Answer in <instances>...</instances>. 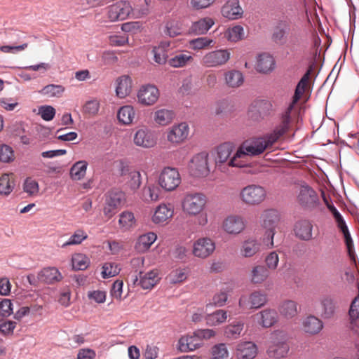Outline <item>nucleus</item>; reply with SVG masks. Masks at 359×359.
Listing matches in <instances>:
<instances>
[{"label": "nucleus", "mask_w": 359, "mask_h": 359, "mask_svg": "<svg viewBox=\"0 0 359 359\" xmlns=\"http://www.w3.org/2000/svg\"><path fill=\"white\" fill-rule=\"evenodd\" d=\"M311 72V70L309 69L299 81L292 102L282 115L280 123L272 131L262 136L245 141L233 155V145L231 143L224 142L217 147L215 156V164L217 169L225 172L229 167H244L248 156H257L263 154L266 150L271 149L290 130L292 121L291 114L294 105L309 88Z\"/></svg>", "instance_id": "nucleus-1"}, {"label": "nucleus", "mask_w": 359, "mask_h": 359, "mask_svg": "<svg viewBox=\"0 0 359 359\" xmlns=\"http://www.w3.org/2000/svg\"><path fill=\"white\" fill-rule=\"evenodd\" d=\"M280 219V213L274 209L265 210L261 214V226L266 230L263 242L269 249L274 247L273 238L276 233V228L279 224Z\"/></svg>", "instance_id": "nucleus-2"}, {"label": "nucleus", "mask_w": 359, "mask_h": 359, "mask_svg": "<svg viewBox=\"0 0 359 359\" xmlns=\"http://www.w3.org/2000/svg\"><path fill=\"white\" fill-rule=\"evenodd\" d=\"M290 350L288 337L285 332L275 330L270 336L266 350L270 358L280 359L287 355Z\"/></svg>", "instance_id": "nucleus-3"}, {"label": "nucleus", "mask_w": 359, "mask_h": 359, "mask_svg": "<svg viewBox=\"0 0 359 359\" xmlns=\"http://www.w3.org/2000/svg\"><path fill=\"white\" fill-rule=\"evenodd\" d=\"M207 203L206 196L201 192H187L182 200L183 212L189 216H196L203 211Z\"/></svg>", "instance_id": "nucleus-4"}, {"label": "nucleus", "mask_w": 359, "mask_h": 359, "mask_svg": "<svg viewBox=\"0 0 359 359\" xmlns=\"http://www.w3.org/2000/svg\"><path fill=\"white\" fill-rule=\"evenodd\" d=\"M266 198V191L262 186L252 184L243 187L239 193L241 202L248 206L259 205Z\"/></svg>", "instance_id": "nucleus-5"}, {"label": "nucleus", "mask_w": 359, "mask_h": 359, "mask_svg": "<svg viewBox=\"0 0 359 359\" xmlns=\"http://www.w3.org/2000/svg\"><path fill=\"white\" fill-rule=\"evenodd\" d=\"M230 58L229 50L218 49L206 53L201 60V65L206 68L219 67L226 65Z\"/></svg>", "instance_id": "nucleus-6"}, {"label": "nucleus", "mask_w": 359, "mask_h": 359, "mask_svg": "<svg viewBox=\"0 0 359 359\" xmlns=\"http://www.w3.org/2000/svg\"><path fill=\"white\" fill-rule=\"evenodd\" d=\"M190 174L196 177H205L210 170L208 165V154L201 152L196 154L190 160L189 165Z\"/></svg>", "instance_id": "nucleus-7"}, {"label": "nucleus", "mask_w": 359, "mask_h": 359, "mask_svg": "<svg viewBox=\"0 0 359 359\" xmlns=\"http://www.w3.org/2000/svg\"><path fill=\"white\" fill-rule=\"evenodd\" d=\"M181 184V176L177 169L171 167L165 168L158 177V184L166 191L175 190Z\"/></svg>", "instance_id": "nucleus-8"}, {"label": "nucleus", "mask_w": 359, "mask_h": 359, "mask_svg": "<svg viewBox=\"0 0 359 359\" xmlns=\"http://www.w3.org/2000/svg\"><path fill=\"white\" fill-rule=\"evenodd\" d=\"M298 204L306 210H313L319 204V198L317 193L308 185H302L297 194Z\"/></svg>", "instance_id": "nucleus-9"}, {"label": "nucleus", "mask_w": 359, "mask_h": 359, "mask_svg": "<svg viewBox=\"0 0 359 359\" xmlns=\"http://www.w3.org/2000/svg\"><path fill=\"white\" fill-rule=\"evenodd\" d=\"M119 175L126 185L132 191L137 190L142 184L141 174L139 171L121 164L119 169Z\"/></svg>", "instance_id": "nucleus-10"}, {"label": "nucleus", "mask_w": 359, "mask_h": 359, "mask_svg": "<svg viewBox=\"0 0 359 359\" xmlns=\"http://www.w3.org/2000/svg\"><path fill=\"white\" fill-rule=\"evenodd\" d=\"M246 226L245 219L240 215L231 214L226 216L222 224L223 230L228 234L237 235L244 231Z\"/></svg>", "instance_id": "nucleus-11"}, {"label": "nucleus", "mask_w": 359, "mask_h": 359, "mask_svg": "<svg viewBox=\"0 0 359 359\" xmlns=\"http://www.w3.org/2000/svg\"><path fill=\"white\" fill-rule=\"evenodd\" d=\"M189 134V127L185 122L173 125L167 131V140L172 144L178 145L184 142Z\"/></svg>", "instance_id": "nucleus-12"}, {"label": "nucleus", "mask_w": 359, "mask_h": 359, "mask_svg": "<svg viewBox=\"0 0 359 359\" xmlns=\"http://www.w3.org/2000/svg\"><path fill=\"white\" fill-rule=\"evenodd\" d=\"M292 23L288 19L278 20L273 28L271 39L277 44L283 45L292 30Z\"/></svg>", "instance_id": "nucleus-13"}, {"label": "nucleus", "mask_w": 359, "mask_h": 359, "mask_svg": "<svg viewBox=\"0 0 359 359\" xmlns=\"http://www.w3.org/2000/svg\"><path fill=\"white\" fill-rule=\"evenodd\" d=\"M133 142L136 146L149 149L156 144L157 138L154 131L147 128H142L135 133Z\"/></svg>", "instance_id": "nucleus-14"}, {"label": "nucleus", "mask_w": 359, "mask_h": 359, "mask_svg": "<svg viewBox=\"0 0 359 359\" xmlns=\"http://www.w3.org/2000/svg\"><path fill=\"white\" fill-rule=\"evenodd\" d=\"M140 280L136 274L132 275V282L134 285H140L144 290H151L159 281L160 277L157 270H151L143 276L139 271Z\"/></svg>", "instance_id": "nucleus-15"}, {"label": "nucleus", "mask_w": 359, "mask_h": 359, "mask_svg": "<svg viewBox=\"0 0 359 359\" xmlns=\"http://www.w3.org/2000/svg\"><path fill=\"white\" fill-rule=\"evenodd\" d=\"M266 302V295L259 291H255L249 297L242 296L238 304L242 309H258L263 306Z\"/></svg>", "instance_id": "nucleus-16"}, {"label": "nucleus", "mask_w": 359, "mask_h": 359, "mask_svg": "<svg viewBox=\"0 0 359 359\" xmlns=\"http://www.w3.org/2000/svg\"><path fill=\"white\" fill-rule=\"evenodd\" d=\"M215 250L214 241L209 238H201L196 241L193 245L194 256L205 259L209 257Z\"/></svg>", "instance_id": "nucleus-17"}, {"label": "nucleus", "mask_w": 359, "mask_h": 359, "mask_svg": "<svg viewBox=\"0 0 359 359\" xmlns=\"http://www.w3.org/2000/svg\"><path fill=\"white\" fill-rule=\"evenodd\" d=\"M174 215V207L170 203H161L156 207L152 215L151 221L156 224H168Z\"/></svg>", "instance_id": "nucleus-18"}, {"label": "nucleus", "mask_w": 359, "mask_h": 359, "mask_svg": "<svg viewBox=\"0 0 359 359\" xmlns=\"http://www.w3.org/2000/svg\"><path fill=\"white\" fill-rule=\"evenodd\" d=\"M138 102L145 106L152 105L156 102L159 97V91L153 85L142 86L137 93Z\"/></svg>", "instance_id": "nucleus-19"}, {"label": "nucleus", "mask_w": 359, "mask_h": 359, "mask_svg": "<svg viewBox=\"0 0 359 359\" xmlns=\"http://www.w3.org/2000/svg\"><path fill=\"white\" fill-rule=\"evenodd\" d=\"M251 318L263 327L269 328L278 321V313L276 310L266 309L252 316Z\"/></svg>", "instance_id": "nucleus-20"}, {"label": "nucleus", "mask_w": 359, "mask_h": 359, "mask_svg": "<svg viewBox=\"0 0 359 359\" xmlns=\"http://www.w3.org/2000/svg\"><path fill=\"white\" fill-rule=\"evenodd\" d=\"M321 306L320 316L324 319L334 317L337 309V299L333 295H325L320 300Z\"/></svg>", "instance_id": "nucleus-21"}, {"label": "nucleus", "mask_w": 359, "mask_h": 359, "mask_svg": "<svg viewBox=\"0 0 359 359\" xmlns=\"http://www.w3.org/2000/svg\"><path fill=\"white\" fill-rule=\"evenodd\" d=\"M37 278L46 284H54L62 280L63 276L55 267H47L43 269L38 273Z\"/></svg>", "instance_id": "nucleus-22"}, {"label": "nucleus", "mask_w": 359, "mask_h": 359, "mask_svg": "<svg viewBox=\"0 0 359 359\" xmlns=\"http://www.w3.org/2000/svg\"><path fill=\"white\" fill-rule=\"evenodd\" d=\"M243 13L238 0H229L222 8V15L229 20L239 19Z\"/></svg>", "instance_id": "nucleus-23"}, {"label": "nucleus", "mask_w": 359, "mask_h": 359, "mask_svg": "<svg viewBox=\"0 0 359 359\" xmlns=\"http://www.w3.org/2000/svg\"><path fill=\"white\" fill-rule=\"evenodd\" d=\"M313 224L309 219H300L294 226L295 236L303 241H310L312 238Z\"/></svg>", "instance_id": "nucleus-24"}, {"label": "nucleus", "mask_w": 359, "mask_h": 359, "mask_svg": "<svg viewBox=\"0 0 359 359\" xmlns=\"http://www.w3.org/2000/svg\"><path fill=\"white\" fill-rule=\"evenodd\" d=\"M201 346V340L196 332L194 335L182 336L178 341V348L181 352L192 351Z\"/></svg>", "instance_id": "nucleus-25"}, {"label": "nucleus", "mask_w": 359, "mask_h": 359, "mask_svg": "<svg viewBox=\"0 0 359 359\" xmlns=\"http://www.w3.org/2000/svg\"><path fill=\"white\" fill-rule=\"evenodd\" d=\"M302 326L304 332L310 335H315L322 330L323 323L317 317L309 316L303 319Z\"/></svg>", "instance_id": "nucleus-26"}, {"label": "nucleus", "mask_w": 359, "mask_h": 359, "mask_svg": "<svg viewBox=\"0 0 359 359\" xmlns=\"http://www.w3.org/2000/svg\"><path fill=\"white\" fill-rule=\"evenodd\" d=\"M133 81L128 75H123L116 80V95L119 98H125L132 90Z\"/></svg>", "instance_id": "nucleus-27"}, {"label": "nucleus", "mask_w": 359, "mask_h": 359, "mask_svg": "<svg viewBox=\"0 0 359 359\" xmlns=\"http://www.w3.org/2000/svg\"><path fill=\"white\" fill-rule=\"evenodd\" d=\"M157 236L154 232H148L138 237L135 245V249L140 253L147 252L156 241Z\"/></svg>", "instance_id": "nucleus-28"}, {"label": "nucleus", "mask_w": 359, "mask_h": 359, "mask_svg": "<svg viewBox=\"0 0 359 359\" xmlns=\"http://www.w3.org/2000/svg\"><path fill=\"white\" fill-rule=\"evenodd\" d=\"M225 84L231 88H237L241 86L244 83V76L243 74L236 69H231L224 74Z\"/></svg>", "instance_id": "nucleus-29"}, {"label": "nucleus", "mask_w": 359, "mask_h": 359, "mask_svg": "<svg viewBox=\"0 0 359 359\" xmlns=\"http://www.w3.org/2000/svg\"><path fill=\"white\" fill-rule=\"evenodd\" d=\"M257 354V348L252 341H245L238 345L237 355L242 359H253Z\"/></svg>", "instance_id": "nucleus-30"}, {"label": "nucleus", "mask_w": 359, "mask_h": 359, "mask_svg": "<svg viewBox=\"0 0 359 359\" xmlns=\"http://www.w3.org/2000/svg\"><path fill=\"white\" fill-rule=\"evenodd\" d=\"M275 61L273 57L267 53H263L258 56L256 69L259 72L268 73L273 69Z\"/></svg>", "instance_id": "nucleus-31"}, {"label": "nucleus", "mask_w": 359, "mask_h": 359, "mask_svg": "<svg viewBox=\"0 0 359 359\" xmlns=\"http://www.w3.org/2000/svg\"><path fill=\"white\" fill-rule=\"evenodd\" d=\"M135 117L134 107L131 105H125L121 107L117 112V118L118 121L125 126H129L133 123Z\"/></svg>", "instance_id": "nucleus-32"}, {"label": "nucleus", "mask_w": 359, "mask_h": 359, "mask_svg": "<svg viewBox=\"0 0 359 359\" xmlns=\"http://www.w3.org/2000/svg\"><path fill=\"white\" fill-rule=\"evenodd\" d=\"M174 118V111L165 108L156 110L154 114V121L156 123L161 126L170 124Z\"/></svg>", "instance_id": "nucleus-33"}, {"label": "nucleus", "mask_w": 359, "mask_h": 359, "mask_svg": "<svg viewBox=\"0 0 359 359\" xmlns=\"http://www.w3.org/2000/svg\"><path fill=\"white\" fill-rule=\"evenodd\" d=\"M269 276V271L263 265L254 266L250 273V280L255 285L263 283Z\"/></svg>", "instance_id": "nucleus-34"}, {"label": "nucleus", "mask_w": 359, "mask_h": 359, "mask_svg": "<svg viewBox=\"0 0 359 359\" xmlns=\"http://www.w3.org/2000/svg\"><path fill=\"white\" fill-rule=\"evenodd\" d=\"M261 250V243L255 239L245 241L241 248V255L244 257H252Z\"/></svg>", "instance_id": "nucleus-35"}, {"label": "nucleus", "mask_w": 359, "mask_h": 359, "mask_svg": "<svg viewBox=\"0 0 359 359\" xmlns=\"http://www.w3.org/2000/svg\"><path fill=\"white\" fill-rule=\"evenodd\" d=\"M118 224L120 229L123 231H129L136 226V219L133 212L126 210L119 215Z\"/></svg>", "instance_id": "nucleus-36"}, {"label": "nucleus", "mask_w": 359, "mask_h": 359, "mask_svg": "<svg viewBox=\"0 0 359 359\" xmlns=\"http://www.w3.org/2000/svg\"><path fill=\"white\" fill-rule=\"evenodd\" d=\"M15 186V177L13 173L4 174L0 177V194L7 196Z\"/></svg>", "instance_id": "nucleus-37"}, {"label": "nucleus", "mask_w": 359, "mask_h": 359, "mask_svg": "<svg viewBox=\"0 0 359 359\" xmlns=\"http://www.w3.org/2000/svg\"><path fill=\"white\" fill-rule=\"evenodd\" d=\"M193 60L194 57L190 53L182 51L170 58L168 63L171 67L180 68L192 62Z\"/></svg>", "instance_id": "nucleus-38"}, {"label": "nucleus", "mask_w": 359, "mask_h": 359, "mask_svg": "<svg viewBox=\"0 0 359 359\" xmlns=\"http://www.w3.org/2000/svg\"><path fill=\"white\" fill-rule=\"evenodd\" d=\"M170 43L168 42H162L158 46H155L152 49L154 61L159 64L163 65L166 62L168 55V48Z\"/></svg>", "instance_id": "nucleus-39"}, {"label": "nucleus", "mask_w": 359, "mask_h": 359, "mask_svg": "<svg viewBox=\"0 0 359 359\" xmlns=\"http://www.w3.org/2000/svg\"><path fill=\"white\" fill-rule=\"evenodd\" d=\"M279 312L286 318H292L298 313L297 303L292 300H285L279 306Z\"/></svg>", "instance_id": "nucleus-40"}, {"label": "nucleus", "mask_w": 359, "mask_h": 359, "mask_svg": "<svg viewBox=\"0 0 359 359\" xmlns=\"http://www.w3.org/2000/svg\"><path fill=\"white\" fill-rule=\"evenodd\" d=\"M125 201V194L122 191L112 189L109 191L105 202L110 204L111 206L118 209L124 203Z\"/></svg>", "instance_id": "nucleus-41"}, {"label": "nucleus", "mask_w": 359, "mask_h": 359, "mask_svg": "<svg viewBox=\"0 0 359 359\" xmlns=\"http://www.w3.org/2000/svg\"><path fill=\"white\" fill-rule=\"evenodd\" d=\"M88 167V163L86 161H79L76 162L71 168L69 175L73 180H82L86 174Z\"/></svg>", "instance_id": "nucleus-42"}, {"label": "nucleus", "mask_w": 359, "mask_h": 359, "mask_svg": "<svg viewBox=\"0 0 359 359\" xmlns=\"http://www.w3.org/2000/svg\"><path fill=\"white\" fill-rule=\"evenodd\" d=\"M213 25L214 21L212 18H205L194 22L191 27V29L196 34H203L206 33Z\"/></svg>", "instance_id": "nucleus-43"}, {"label": "nucleus", "mask_w": 359, "mask_h": 359, "mask_svg": "<svg viewBox=\"0 0 359 359\" xmlns=\"http://www.w3.org/2000/svg\"><path fill=\"white\" fill-rule=\"evenodd\" d=\"M65 90L62 85L49 84L39 91V93L47 97H60Z\"/></svg>", "instance_id": "nucleus-44"}, {"label": "nucleus", "mask_w": 359, "mask_h": 359, "mask_svg": "<svg viewBox=\"0 0 359 359\" xmlns=\"http://www.w3.org/2000/svg\"><path fill=\"white\" fill-rule=\"evenodd\" d=\"M227 319V312L224 310H217L205 316L206 323L210 326H216L224 323Z\"/></svg>", "instance_id": "nucleus-45"}, {"label": "nucleus", "mask_w": 359, "mask_h": 359, "mask_svg": "<svg viewBox=\"0 0 359 359\" xmlns=\"http://www.w3.org/2000/svg\"><path fill=\"white\" fill-rule=\"evenodd\" d=\"M88 238L87 233L81 229H76L74 233L70 236L69 240L64 243L61 247L65 248L69 245H76L81 244L83 241Z\"/></svg>", "instance_id": "nucleus-46"}, {"label": "nucleus", "mask_w": 359, "mask_h": 359, "mask_svg": "<svg viewBox=\"0 0 359 359\" xmlns=\"http://www.w3.org/2000/svg\"><path fill=\"white\" fill-rule=\"evenodd\" d=\"M244 327L242 322H234L224 328V335L230 339H237L240 337Z\"/></svg>", "instance_id": "nucleus-47"}, {"label": "nucleus", "mask_w": 359, "mask_h": 359, "mask_svg": "<svg viewBox=\"0 0 359 359\" xmlns=\"http://www.w3.org/2000/svg\"><path fill=\"white\" fill-rule=\"evenodd\" d=\"M189 43L190 48L194 50H198L213 46V40L205 36L198 37L197 39L190 40Z\"/></svg>", "instance_id": "nucleus-48"}, {"label": "nucleus", "mask_w": 359, "mask_h": 359, "mask_svg": "<svg viewBox=\"0 0 359 359\" xmlns=\"http://www.w3.org/2000/svg\"><path fill=\"white\" fill-rule=\"evenodd\" d=\"M225 37L230 41L236 42L243 39L244 29L241 25L229 28L224 33Z\"/></svg>", "instance_id": "nucleus-49"}, {"label": "nucleus", "mask_w": 359, "mask_h": 359, "mask_svg": "<svg viewBox=\"0 0 359 359\" xmlns=\"http://www.w3.org/2000/svg\"><path fill=\"white\" fill-rule=\"evenodd\" d=\"M165 33L170 37H175L182 33V24L178 20H168L165 27Z\"/></svg>", "instance_id": "nucleus-50"}, {"label": "nucleus", "mask_w": 359, "mask_h": 359, "mask_svg": "<svg viewBox=\"0 0 359 359\" xmlns=\"http://www.w3.org/2000/svg\"><path fill=\"white\" fill-rule=\"evenodd\" d=\"M89 264L88 258L83 254L76 253L72 257V268L74 270H84Z\"/></svg>", "instance_id": "nucleus-51"}, {"label": "nucleus", "mask_w": 359, "mask_h": 359, "mask_svg": "<svg viewBox=\"0 0 359 359\" xmlns=\"http://www.w3.org/2000/svg\"><path fill=\"white\" fill-rule=\"evenodd\" d=\"M213 359H229V353L225 344H219L212 348Z\"/></svg>", "instance_id": "nucleus-52"}, {"label": "nucleus", "mask_w": 359, "mask_h": 359, "mask_svg": "<svg viewBox=\"0 0 359 359\" xmlns=\"http://www.w3.org/2000/svg\"><path fill=\"white\" fill-rule=\"evenodd\" d=\"M120 268L115 263L107 262L102 266V277L108 278L119 273Z\"/></svg>", "instance_id": "nucleus-53"}, {"label": "nucleus", "mask_w": 359, "mask_h": 359, "mask_svg": "<svg viewBox=\"0 0 359 359\" xmlns=\"http://www.w3.org/2000/svg\"><path fill=\"white\" fill-rule=\"evenodd\" d=\"M23 190L29 196H36L39 191V184L35 180L28 177L24 182Z\"/></svg>", "instance_id": "nucleus-54"}, {"label": "nucleus", "mask_w": 359, "mask_h": 359, "mask_svg": "<svg viewBox=\"0 0 359 359\" xmlns=\"http://www.w3.org/2000/svg\"><path fill=\"white\" fill-rule=\"evenodd\" d=\"M341 233L344 234V236L345 244L346 245L348 256H349L351 260L355 264H356V257H355V255L354 252L353 242L351 238L349 231L348 229L347 231H344V232H341Z\"/></svg>", "instance_id": "nucleus-55"}, {"label": "nucleus", "mask_w": 359, "mask_h": 359, "mask_svg": "<svg viewBox=\"0 0 359 359\" xmlns=\"http://www.w3.org/2000/svg\"><path fill=\"white\" fill-rule=\"evenodd\" d=\"M15 158L14 151L8 145H0V161L5 163L13 161Z\"/></svg>", "instance_id": "nucleus-56"}, {"label": "nucleus", "mask_w": 359, "mask_h": 359, "mask_svg": "<svg viewBox=\"0 0 359 359\" xmlns=\"http://www.w3.org/2000/svg\"><path fill=\"white\" fill-rule=\"evenodd\" d=\"M115 6L118 11V13L119 15V19H121V20H125L131 12V7H130L129 3H128L126 1H118L115 4Z\"/></svg>", "instance_id": "nucleus-57"}, {"label": "nucleus", "mask_w": 359, "mask_h": 359, "mask_svg": "<svg viewBox=\"0 0 359 359\" xmlns=\"http://www.w3.org/2000/svg\"><path fill=\"white\" fill-rule=\"evenodd\" d=\"M16 323L11 320H0V332L4 335L13 334Z\"/></svg>", "instance_id": "nucleus-58"}, {"label": "nucleus", "mask_w": 359, "mask_h": 359, "mask_svg": "<svg viewBox=\"0 0 359 359\" xmlns=\"http://www.w3.org/2000/svg\"><path fill=\"white\" fill-rule=\"evenodd\" d=\"M39 114L46 121H51L55 115V109L50 105L42 106L39 109Z\"/></svg>", "instance_id": "nucleus-59"}, {"label": "nucleus", "mask_w": 359, "mask_h": 359, "mask_svg": "<svg viewBox=\"0 0 359 359\" xmlns=\"http://www.w3.org/2000/svg\"><path fill=\"white\" fill-rule=\"evenodd\" d=\"M168 278L172 283H182L187 279V274L184 269H176L172 271L168 276Z\"/></svg>", "instance_id": "nucleus-60"}, {"label": "nucleus", "mask_w": 359, "mask_h": 359, "mask_svg": "<svg viewBox=\"0 0 359 359\" xmlns=\"http://www.w3.org/2000/svg\"><path fill=\"white\" fill-rule=\"evenodd\" d=\"M123 283L121 280H116L112 285L110 294L111 296L121 301L122 299V294H123Z\"/></svg>", "instance_id": "nucleus-61"}, {"label": "nucleus", "mask_w": 359, "mask_h": 359, "mask_svg": "<svg viewBox=\"0 0 359 359\" xmlns=\"http://www.w3.org/2000/svg\"><path fill=\"white\" fill-rule=\"evenodd\" d=\"M348 314L351 323H353L359 318V295L355 297L352 301Z\"/></svg>", "instance_id": "nucleus-62"}, {"label": "nucleus", "mask_w": 359, "mask_h": 359, "mask_svg": "<svg viewBox=\"0 0 359 359\" xmlns=\"http://www.w3.org/2000/svg\"><path fill=\"white\" fill-rule=\"evenodd\" d=\"M265 262L268 270H275L279 262L278 253L276 252L269 253L265 259Z\"/></svg>", "instance_id": "nucleus-63"}, {"label": "nucleus", "mask_w": 359, "mask_h": 359, "mask_svg": "<svg viewBox=\"0 0 359 359\" xmlns=\"http://www.w3.org/2000/svg\"><path fill=\"white\" fill-rule=\"evenodd\" d=\"M12 303L10 299H4L0 302V316L8 317L13 313Z\"/></svg>", "instance_id": "nucleus-64"}]
</instances>
